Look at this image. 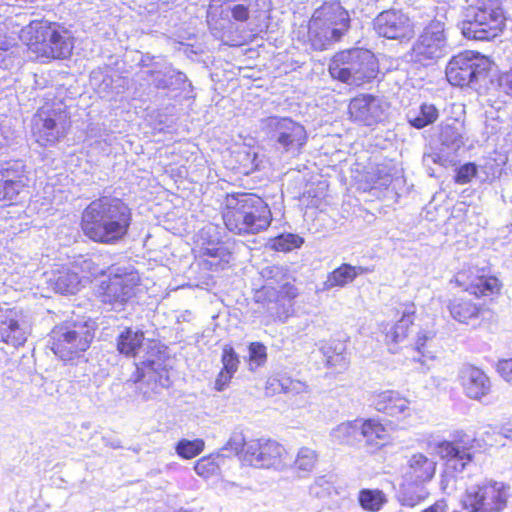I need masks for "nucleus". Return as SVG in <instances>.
I'll return each instance as SVG.
<instances>
[{"label":"nucleus","mask_w":512,"mask_h":512,"mask_svg":"<svg viewBox=\"0 0 512 512\" xmlns=\"http://www.w3.org/2000/svg\"><path fill=\"white\" fill-rule=\"evenodd\" d=\"M146 73L151 77V82L157 89L181 92L192 90V84L186 74L174 69L170 64H154L153 68L147 70Z\"/></svg>","instance_id":"nucleus-21"},{"label":"nucleus","mask_w":512,"mask_h":512,"mask_svg":"<svg viewBox=\"0 0 512 512\" xmlns=\"http://www.w3.org/2000/svg\"><path fill=\"white\" fill-rule=\"evenodd\" d=\"M505 26L500 0H477L473 20L463 23L462 33L468 39L491 40Z\"/></svg>","instance_id":"nucleus-6"},{"label":"nucleus","mask_w":512,"mask_h":512,"mask_svg":"<svg viewBox=\"0 0 512 512\" xmlns=\"http://www.w3.org/2000/svg\"><path fill=\"white\" fill-rule=\"evenodd\" d=\"M232 377L233 373L222 369L216 378L215 389L217 391H223L231 381Z\"/></svg>","instance_id":"nucleus-52"},{"label":"nucleus","mask_w":512,"mask_h":512,"mask_svg":"<svg viewBox=\"0 0 512 512\" xmlns=\"http://www.w3.org/2000/svg\"><path fill=\"white\" fill-rule=\"evenodd\" d=\"M363 438L367 446L380 449L390 440L387 427L376 418L360 419V439Z\"/></svg>","instance_id":"nucleus-25"},{"label":"nucleus","mask_w":512,"mask_h":512,"mask_svg":"<svg viewBox=\"0 0 512 512\" xmlns=\"http://www.w3.org/2000/svg\"><path fill=\"white\" fill-rule=\"evenodd\" d=\"M422 499H423V497H421V496H417L416 498L405 496L403 498V504L406 506L413 507V506L417 505Z\"/></svg>","instance_id":"nucleus-58"},{"label":"nucleus","mask_w":512,"mask_h":512,"mask_svg":"<svg viewBox=\"0 0 512 512\" xmlns=\"http://www.w3.org/2000/svg\"><path fill=\"white\" fill-rule=\"evenodd\" d=\"M350 28L348 12L337 2L316 9L309 21L307 38L312 49L327 50Z\"/></svg>","instance_id":"nucleus-3"},{"label":"nucleus","mask_w":512,"mask_h":512,"mask_svg":"<svg viewBox=\"0 0 512 512\" xmlns=\"http://www.w3.org/2000/svg\"><path fill=\"white\" fill-rule=\"evenodd\" d=\"M436 471V463L423 454H414L408 461L406 476L414 483L429 481Z\"/></svg>","instance_id":"nucleus-26"},{"label":"nucleus","mask_w":512,"mask_h":512,"mask_svg":"<svg viewBox=\"0 0 512 512\" xmlns=\"http://www.w3.org/2000/svg\"><path fill=\"white\" fill-rule=\"evenodd\" d=\"M230 11L236 21L244 22L249 19V8L244 4H235L230 8Z\"/></svg>","instance_id":"nucleus-51"},{"label":"nucleus","mask_w":512,"mask_h":512,"mask_svg":"<svg viewBox=\"0 0 512 512\" xmlns=\"http://www.w3.org/2000/svg\"><path fill=\"white\" fill-rule=\"evenodd\" d=\"M266 122L272 138L285 151H299L306 144L307 132L300 123L286 117H270Z\"/></svg>","instance_id":"nucleus-15"},{"label":"nucleus","mask_w":512,"mask_h":512,"mask_svg":"<svg viewBox=\"0 0 512 512\" xmlns=\"http://www.w3.org/2000/svg\"><path fill=\"white\" fill-rule=\"evenodd\" d=\"M291 315V305L289 307H283V309L278 310L276 312V318L281 321L285 322Z\"/></svg>","instance_id":"nucleus-56"},{"label":"nucleus","mask_w":512,"mask_h":512,"mask_svg":"<svg viewBox=\"0 0 512 512\" xmlns=\"http://www.w3.org/2000/svg\"><path fill=\"white\" fill-rule=\"evenodd\" d=\"M358 500L364 510L377 512L387 503V496L379 489H362Z\"/></svg>","instance_id":"nucleus-35"},{"label":"nucleus","mask_w":512,"mask_h":512,"mask_svg":"<svg viewBox=\"0 0 512 512\" xmlns=\"http://www.w3.org/2000/svg\"><path fill=\"white\" fill-rule=\"evenodd\" d=\"M423 512H444V505H443V503L438 502L435 505L424 510Z\"/></svg>","instance_id":"nucleus-60"},{"label":"nucleus","mask_w":512,"mask_h":512,"mask_svg":"<svg viewBox=\"0 0 512 512\" xmlns=\"http://www.w3.org/2000/svg\"><path fill=\"white\" fill-rule=\"evenodd\" d=\"M365 272V268L342 264L330 272L323 283V290L328 291L336 287H344L351 283L358 275Z\"/></svg>","instance_id":"nucleus-28"},{"label":"nucleus","mask_w":512,"mask_h":512,"mask_svg":"<svg viewBox=\"0 0 512 512\" xmlns=\"http://www.w3.org/2000/svg\"><path fill=\"white\" fill-rule=\"evenodd\" d=\"M469 289L471 293L477 297L489 296L500 291V283L496 277L493 276H480L471 283Z\"/></svg>","instance_id":"nucleus-38"},{"label":"nucleus","mask_w":512,"mask_h":512,"mask_svg":"<svg viewBox=\"0 0 512 512\" xmlns=\"http://www.w3.org/2000/svg\"><path fill=\"white\" fill-rule=\"evenodd\" d=\"M377 71L378 66L373 53L360 48L336 53L329 64L332 78L355 86L375 78Z\"/></svg>","instance_id":"nucleus-5"},{"label":"nucleus","mask_w":512,"mask_h":512,"mask_svg":"<svg viewBox=\"0 0 512 512\" xmlns=\"http://www.w3.org/2000/svg\"><path fill=\"white\" fill-rule=\"evenodd\" d=\"M490 65L487 57L473 51H465L449 61L446 78L453 86H470L479 78L486 76Z\"/></svg>","instance_id":"nucleus-11"},{"label":"nucleus","mask_w":512,"mask_h":512,"mask_svg":"<svg viewBox=\"0 0 512 512\" xmlns=\"http://www.w3.org/2000/svg\"><path fill=\"white\" fill-rule=\"evenodd\" d=\"M441 141L446 146L458 148L463 144L462 134L457 127L447 125L442 129Z\"/></svg>","instance_id":"nucleus-44"},{"label":"nucleus","mask_w":512,"mask_h":512,"mask_svg":"<svg viewBox=\"0 0 512 512\" xmlns=\"http://www.w3.org/2000/svg\"><path fill=\"white\" fill-rule=\"evenodd\" d=\"M137 374L134 382L139 384L138 389L144 400L152 399L162 388H168L170 385L168 371L160 359L147 358L137 365Z\"/></svg>","instance_id":"nucleus-13"},{"label":"nucleus","mask_w":512,"mask_h":512,"mask_svg":"<svg viewBox=\"0 0 512 512\" xmlns=\"http://www.w3.org/2000/svg\"><path fill=\"white\" fill-rule=\"evenodd\" d=\"M81 270L90 276H99L105 273V268L101 267L93 259H85L81 263Z\"/></svg>","instance_id":"nucleus-49"},{"label":"nucleus","mask_w":512,"mask_h":512,"mask_svg":"<svg viewBox=\"0 0 512 512\" xmlns=\"http://www.w3.org/2000/svg\"><path fill=\"white\" fill-rule=\"evenodd\" d=\"M70 126L69 113L61 101L43 105L33 117V134L43 145H53L63 138Z\"/></svg>","instance_id":"nucleus-8"},{"label":"nucleus","mask_w":512,"mask_h":512,"mask_svg":"<svg viewBox=\"0 0 512 512\" xmlns=\"http://www.w3.org/2000/svg\"><path fill=\"white\" fill-rule=\"evenodd\" d=\"M318 460V453L309 447H301L294 460V466L301 471H312Z\"/></svg>","instance_id":"nucleus-40"},{"label":"nucleus","mask_w":512,"mask_h":512,"mask_svg":"<svg viewBox=\"0 0 512 512\" xmlns=\"http://www.w3.org/2000/svg\"><path fill=\"white\" fill-rule=\"evenodd\" d=\"M8 144V138L0 131V149Z\"/></svg>","instance_id":"nucleus-62"},{"label":"nucleus","mask_w":512,"mask_h":512,"mask_svg":"<svg viewBox=\"0 0 512 512\" xmlns=\"http://www.w3.org/2000/svg\"><path fill=\"white\" fill-rule=\"evenodd\" d=\"M291 459L283 445L272 439H251L247 442L242 463L256 468L285 470Z\"/></svg>","instance_id":"nucleus-10"},{"label":"nucleus","mask_w":512,"mask_h":512,"mask_svg":"<svg viewBox=\"0 0 512 512\" xmlns=\"http://www.w3.org/2000/svg\"><path fill=\"white\" fill-rule=\"evenodd\" d=\"M414 314V304L404 305L401 310V318L386 332V341L392 343L402 342L408 335L410 325L413 324Z\"/></svg>","instance_id":"nucleus-30"},{"label":"nucleus","mask_w":512,"mask_h":512,"mask_svg":"<svg viewBox=\"0 0 512 512\" xmlns=\"http://www.w3.org/2000/svg\"><path fill=\"white\" fill-rule=\"evenodd\" d=\"M459 380L465 395L470 399L480 400L491 390L489 377L481 369L472 365L461 368Z\"/></svg>","instance_id":"nucleus-22"},{"label":"nucleus","mask_w":512,"mask_h":512,"mask_svg":"<svg viewBox=\"0 0 512 512\" xmlns=\"http://www.w3.org/2000/svg\"><path fill=\"white\" fill-rule=\"evenodd\" d=\"M511 497V488L503 482L489 481L470 486L463 506L470 512H501Z\"/></svg>","instance_id":"nucleus-9"},{"label":"nucleus","mask_w":512,"mask_h":512,"mask_svg":"<svg viewBox=\"0 0 512 512\" xmlns=\"http://www.w3.org/2000/svg\"><path fill=\"white\" fill-rule=\"evenodd\" d=\"M224 462V454L221 452L213 453L209 456L200 458L194 470L197 475L203 478H210L217 475L220 470V465Z\"/></svg>","instance_id":"nucleus-34"},{"label":"nucleus","mask_w":512,"mask_h":512,"mask_svg":"<svg viewBox=\"0 0 512 512\" xmlns=\"http://www.w3.org/2000/svg\"><path fill=\"white\" fill-rule=\"evenodd\" d=\"M304 243V239L296 234H281L273 240V248L277 251L289 252L299 248Z\"/></svg>","instance_id":"nucleus-41"},{"label":"nucleus","mask_w":512,"mask_h":512,"mask_svg":"<svg viewBox=\"0 0 512 512\" xmlns=\"http://www.w3.org/2000/svg\"><path fill=\"white\" fill-rule=\"evenodd\" d=\"M247 442L248 441L245 440V437L241 432H233L220 452L222 453L223 451H230L236 455H239V458L242 461Z\"/></svg>","instance_id":"nucleus-42"},{"label":"nucleus","mask_w":512,"mask_h":512,"mask_svg":"<svg viewBox=\"0 0 512 512\" xmlns=\"http://www.w3.org/2000/svg\"><path fill=\"white\" fill-rule=\"evenodd\" d=\"M332 483L326 477H318L310 486V494L319 499H325L331 495Z\"/></svg>","instance_id":"nucleus-46"},{"label":"nucleus","mask_w":512,"mask_h":512,"mask_svg":"<svg viewBox=\"0 0 512 512\" xmlns=\"http://www.w3.org/2000/svg\"><path fill=\"white\" fill-rule=\"evenodd\" d=\"M114 82L111 75L103 73L101 70L93 71L90 76L91 86L102 98L110 99L114 94L119 93Z\"/></svg>","instance_id":"nucleus-33"},{"label":"nucleus","mask_w":512,"mask_h":512,"mask_svg":"<svg viewBox=\"0 0 512 512\" xmlns=\"http://www.w3.org/2000/svg\"><path fill=\"white\" fill-rule=\"evenodd\" d=\"M54 290L61 294H74L78 291L80 277L78 273L70 270L59 272L53 279Z\"/></svg>","instance_id":"nucleus-37"},{"label":"nucleus","mask_w":512,"mask_h":512,"mask_svg":"<svg viewBox=\"0 0 512 512\" xmlns=\"http://www.w3.org/2000/svg\"><path fill=\"white\" fill-rule=\"evenodd\" d=\"M205 447L202 439H181L175 447L176 453L183 459H192L198 456Z\"/></svg>","instance_id":"nucleus-39"},{"label":"nucleus","mask_w":512,"mask_h":512,"mask_svg":"<svg viewBox=\"0 0 512 512\" xmlns=\"http://www.w3.org/2000/svg\"><path fill=\"white\" fill-rule=\"evenodd\" d=\"M441 157L438 153H426L423 155V162L425 165H429L430 163H439Z\"/></svg>","instance_id":"nucleus-55"},{"label":"nucleus","mask_w":512,"mask_h":512,"mask_svg":"<svg viewBox=\"0 0 512 512\" xmlns=\"http://www.w3.org/2000/svg\"><path fill=\"white\" fill-rule=\"evenodd\" d=\"M500 434L505 438L512 439V423L504 425L500 430Z\"/></svg>","instance_id":"nucleus-59"},{"label":"nucleus","mask_w":512,"mask_h":512,"mask_svg":"<svg viewBox=\"0 0 512 512\" xmlns=\"http://www.w3.org/2000/svg\"><path fill=\"white\" fill-rule=\"evenodd\" d=\"M22 165L20 162L5 164L0 168V200L14 199L25 186L24 178L17 174Z\"/></svg>","instance_id":"nucleus-23"},{"label":"nucleus","mask_w":512,"mask_h":512,"mask_svg":"<svg viewBox=\"0 0 512 512\" xmlns=\"http://www.w3.org/2000/svg\"><path fill=\"white\" fill-rule=\"evenodd\" d=\"M144 340V333L140 330L126 328L117 338V349L126 356H135Z\"/></svg>","instance_id":"nucleus-31"},{"label":"nucleus","mask_w":512,"mask_h":512,"mask_svg":"<svg viewBox=\"0 0 512 512\" xmlns=\"http://www.w3.org/2000/svg\"><path fill=\"white\" fill-rule=\"evenodd\" d=\"M202 256H206L204 263L212 270L223 269L231 259V253L221 244H212L202 248Z\"/></svg>","instance_id":"nucleus-32"},{"label":"nucleus","mask_w":512,"mask_h":512,"mask_svg":"<svg viewBox=\"0 0 512 512\" xmlns=\"http://www.w3.org/2000/svg\"><path fill=\"white\" fill-rule=\"evenodd\" d=\"M477 172V167L473 163H467L459 168L456 181L460 184L468 183Z\"/></svg>","instance_id":"nucleus-48"},{"label":"nucleus","mask_w":512,"mask_h":512,"mask_svg":"<svg viewBox=\"0 0 512 512\" xmlns=\"http://www.w3.org/2000/svg\"><path fill=\"white\" fill-rule=\"evenodd\" d=\"M8 49V43L6 38L2 34V28L0 27V50H7Z\"/></svg>","instance_id":"nucleus-61"},{"label":"nucleus","mask_w":512,"mask_h":512,"mask_svg":"<svg viewBox=\"0 0 512 512\" xmlns=\"http://www.w3.org/2000/svg\"><path fill=\"white\" fill-rule=\"evenodd\" d=\"M267 360L266 347L260 342H252L249 345V361L250 369L254 370L262 365Z\"/></svg>","instance_id":"nucleus-43"},{"label":"nucleus","mask_w":512,"mask_h":512,"mask_svg":"<svg viewBox=\"0 0 512 512\" xmlns=\"http://www.w3.org/2000/svg\"><path fill=\"white\" fill-rule=\"evenodd\" d=\"M94 338V329L87 322L56 326L51 333V349L63 361H70L86 351Z\"/></svg>","instance_id":"nucleus-7"},{"label":"nucleus","mask_w":512,"mask_h":512,"mask_svg":"<svg viewBox=\"0 0 512 512\" xmlns=\"http://www.w3.org/2000/svg\"><path fill=\"white\" fill-rule=\"evenodd\" d=\"M266 384V388H273L275 393L282 392L291 396L309 395L311 393V389L306 382L293 379L285 374H278L274 377H270Z\"/></svg>","instance_id":"nucleus-27"},{"label":"nucleus","mask_w":512,"mask_h":512,"mask_svg":"<svg viewBox=\"0 0 512 512\" xmlns=\"http://www.w3.org/2000/svg\"><path fill=\"white\" fill-rule=\"evenodd\" d=\"M223 370L235 373L238 369L239 358L231 346H225L222 354Z\"/></svg>","instance_id":"nucleus-47"},{"label":"nucleus","mask_w":512,"mask_h":512,"mask_svg":"<svg viewBox=\"0 0 512 512\" xmlns=\"http://www.w3.org/2000/svg\"><path fill=\"white\" fill-rule=\"evenodd\" d=\"M268 289H269V288L265 286V287L263 288V291L268 292Z\"/></svg>","instance_id":"nucleus-64"},{"label":"nucleus","mask_w":512,"mask_h":512,"mask_svg":"<svg viewBox=\"0 0 512 512\" xmlns=\"http://www.w3.org/2000/svg\"><path fill=\"white\" fill-rule=\"evenodd\" d=\"M138 282L139 277L136 273L114 274L108 282H103L100 287L101 301L111 305L112 309L119 310L135 295V287Z\"/></svg>","instance_id":"nucleus-14"},{"label":"nucleus","mask_w":512,"mask_h":512,"mask_svg":"<svg viewBox=\"0 0 512 512\" xmlns=\"http://www.w3.org/2000/svg\"><path fill=\"white\" fill-rule=\"evenodd\" d=\"M408 122L415 128L421 129L434 123L438 118V110L432 104H422L418 113L409 112Z\"/></svg>","instance_id":"nucleus-36"},{"label":"nucleus","mask_w":512,"mask_h":512,"mask_svg":"<svg viewBox=\"0 0 512 512\" xmlns=\"http://www.w3.org/2000/svg\"><path fill=\"white\" fill-rule=\"evenodd\" d=\"M348 108L353 121L370 126L386 117L388 104L376 96L362 94L353 98Z\"/></svg>","instance_id":"nucleus-16"},{"label":"nucleus","mask_w":512,"mask_h":512,"mask_svg":"<svg viewBox=\"0 0 512 512\" xmlns=\"http://www.w3.org/2000/svg\"><path fill=\"white\" fill-rule=\"evenodd\" d=\"M226 228L237 235H253L265 231L272 214L267 203L256 194H227L222 207Z\"/></svg>","instance_id":"nucleus-2"},{"label":"nucleus","mask_w":512,"mask_h":512,"mask_svg":"<svg viewBox=\"0 0 512 512\" xmlns=\"http://www.w3.org/2000/svg\"><path fill=\"white\" fill-rule=\"evenodd\" d=\"M497 371L507 382L512 384V358L500 360L497 364Z\"/></svg>","instance_id":"nucleus-50"},{"label":"nucleus","mask_w":512,"mask_h":512,"mask_svg":"<svg viewBox=\"0 0 512 512\" xmlns=\"http://www.w3.org/2000/svg\"><path fill=\"white\" fill-rule=\"evenodd\" d=\"M444 26L442 21L435 19L424 28L412 46V61L424 64L446 54L447 40Z\"/></svg>","instance_id":"nucleus-12"},{"label":"nucleus","mask_w":512,"mask_h":512,"mask_svg":"<svg viewBox=\"0 0 512 512\" xmlns=\"http://www.w3.org/2000/svg\"><path fill=\"white\" fill-rule=\"evenodd\" d=\"M132 221L131 209L121 199L102 196L82 213L81 228L92 241L115 244L125 237Z\"/></svg>","instance_id":"nucleus-1"},{"label":"nucleus","mask_w":512,"mask_h":512,"mask_svg":"<svg viewBox=\"0 0 512 512\" xmlns=\"http://www.w3.org/2000/svg\"><path fill=\"white\" fill-rule=\"evenodd\" d=\"M499 83L507 94L512 95V69L501 75Z\"/></svg>","instance_id":"nucleus-53"},{"label":"nucleus","mask_w":512,"mask_h":512,"mask_svg":"<svg viewBox=\"0 0 512 512\" xmlns=\"http://www.w3.org/2000/svg\"><path fill=\"white\" fill-rule=\"evenodd\" d=\"M274 269H275V270H277V271L279 270V268H278V267H272V268H267V269H265V270H264V273H271Z\"/></svg>","instance_id":"nucleus-63"},{"label":"nucleus","mask_w":512,"mask_h":512,"mask_svg":"<svg viewBox=\"0 0 512 512\" xmlns=\"http://www.w3.org/2000/svg\"><path fill=\"white\" fill-rule=\"evenodd\" d=\"M21 37L27 39L29 50L47 59H65L74 47L71 33L55 23H31Z\"/></svg>","instance_id":"nucleus-4"},{"label":"nucleus","mask_w":512,"mask_h":512,"mask_svg":"<svg viewBox=\"0 0 512 512\" xmlns=\"http://www.w3.org/2000/svg\"><path fill=\"white\" fill-rule=\"evenodd\" d=\"M371 405L380 413L394 418H406L411 416L410 401L400 392L385 390L371 395Z\"/></svg>","instance_id":"nucleus-20"},{"label":"nucleus","mask_w":512,"mask_h":512,"mask_svg":"<svg viewBox=\"0 0 512 512\" xmlns=\"http://www.w3.org/2000/svg\"><path fill=\"white\" fill-rule=\"evenodd\" d=\"M326 355V364L329 366V367H335L339 362H344V357L340 354H337L336 356L335 355H327V353H325ZM345 363L342 364V366H344Z\"/></svg>","instance_id":"nucleus-54"},{"label":"nucleus","mask_w":512,"mask_h":512,"mask_svg":"<svg viewBox=\"0 0 512 512\" xmlns=\"http://www.w3.org/2000/svg\"><path fill=\"white\" fill-rule=\"evenodd\" d=\"M374 29L379 36L388 39H410L414 34L409 17L397 10L381 12L374 20Z\"/></svg>","instance_id":"nucleus-17"},{"label":"nucleus","mask_w":512,"mask_h":512,"mask_svg":"<svg viewBox=\"0 0 512 512\" xmlns=\"http://www.w3.org/2000/svg\"><path fill=\"white\" fill-rule=\"evenodd\" d=\"M447 308L451 317L463 324H469L470 321L478 319L484 310L483 305L475 303L471 298L466 296H456L452 298Z\"/></svg>","instance_id":"nucleus-24"},{"label":"nucleus","mask_w":512,"mask_h":512,"mask_svg":"<svg viewBox=\"0 0 512 512\" xmlns=\"http://www.w3.org/2000/svg\"><path fill=\"white\" fill-rule=\"evenodd\" d=\"M334 443L354 446L360 441V419L345 421L330 431Z\"/></svg>","instance_id":"nucleus-29"},{"label":"nucleus","mask_w":512,"mask_h":512,"mask_svg":"<svg viewBox=\"0 0 512 512\" xmlns=\"http://www.w3.org/2000/svg\"><path fill=\"white\" fill-rule=\"evenodd\" d=\"M283 289H284V292H285L286 296L290 300L294 299L298 295L297 289L294 286H292V285H285Z\"/></svg>","instance_id":"nucleus-57"},{"label":"nucleus","mask_w":512,"mask_h":512,"mask_svg":"<svg viewBox=\"0 0 512 512\" xmlns=\"http://www.w3.org/2000/svg\"><path fill=\"white\" fill-rule=\"evenodd\" d=\"M22 319L21 310L0 309V341L14 347L22 346L27 340V331Z\"/></svg>","instance_id":"nucleus-19"},{"label":"nucleus","mask_w":512,"mask_h":512,"mask_svg":"<svg viewBox=\"0 0 512 512\" xmlns=\"http://www.w3.org/2000/svg\"><path fill=\"white\" fill-rule=\"evenodd\" d=\"M470 442L471 440L466 437L454 441H442L437 444L435 451L446 460L447 469L462 472L473 459Z\"/></svg>","instance_id":"nucleus-18"},{"label":"nucleus","mask_w":512,"mask_h":512,"mask_svg":"<svg viewBox=\"0 0 512 512\" xmlns=\"http://www.w3.org/2000/svg\"><path fill=\"white\" fill-rule=\"evenodd\" d=\"M435 337V331L431 329H423L420 330L417 333V337L415 340V349L422 354L423 356H426L430 353L429 347L431 342L433 341Z\"/></svg>","instance_id":"nucleus-45"}]
</instances>
